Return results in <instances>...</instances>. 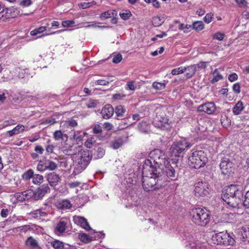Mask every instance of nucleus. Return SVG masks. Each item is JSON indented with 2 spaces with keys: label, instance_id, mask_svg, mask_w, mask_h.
<instances>
[{
  "label": "nucleus",
  "instance_id": "23",
  "mask_svg": "<svg viewBox=\"0 0 249 249\" xmlns=\"http://www.w3.org/2000/svg\"><path fill=\"white\" fill-rule=\"evenodd\" d=\"M53 138L55 141L64 140L67 139V134L64 133L61 130H56L53 134Z\"/></svg>",
  "mask_w": 249,
  "mask_h": 249
},
{
  "label": "nucleus",
  "instance_id": "4",
  "mask_svg": "<svg viewBox=\"0 0 249 249\" xmlns=\"http://www.w3.org/2000/svg\"><path fill=\"white\" fill-rule=\"evenodd\" d=\"M63 150L66 154L73 155V159L78 165V168H80V171L87 167L91 159V156L90 155L89 152L83 150L81 146H77L73 150L71 147L69 150Z\"/></svg>",
  "mask_w": 249,
  "mask_h": 249
},
{
  "label": "nucleus",
  "instance_id": "22",
  "mask_svg": "<svg viewBox=\"0 0 249 249\" xmlns=\"http://www.w3.org/2000/svg\"><path fill=\"white\" fill-rule=\"evenodd\" d=\"M117 12L115 10H109L106 11L100 15V18L101 19H105L107 18L116 16Z\"/></svg>",
  "mask_w": 249,
  "mask_h": 249
},
{
  "label": "nucleus",
  "instance_id": "33",
  "mask_svg": "<svg viewBox=\"0 0 249 249\" xmlns=\"http://www.w3.org/2000/svg\"><path fill=\"white\" fill-rule=\"evenodd\" d=\"M119 15L123 19L127 20L131 17L132 14L129 10H123L120 12Z\"/></svg>",
  "mask_w": 249,
  "mask_h": 249
},
{
  "label": "nucleus",
  "instance_id": "17",
  "mask_svg": "<svg viewBox=\"0 0 249 249\" xmlns=\"http://www.w3.org/2000/svg\"><path fill=\"white\" fill-rule=\"evenodd\" d=\"M68 222V220L66 218H62L56 225L55 231L56 233H62L66 230V226Z\"/></svg>",
  "mask_w": 249,
  "mask_h": 249
},
{
  "label": "nucleus",
  "instance_id": "3",
  "mask_svg": "<svg viewBox=\"0 0 249 249\" xmlns=\"http://www.w3.org/2000/svg\"><path fill=\"white\" fill-rule=\"evenodd\" d=\"M142 187L147 192L158 190L164 185V181L162 179V174H156L155 171H151L148 173H144L142 168Z\"/></svg>",
  "mask_w": 249,
  "mask_h": 249
},
{
  "label": "nucleus",
  "instance_id": "25",
  "mask_svg": "<svg viewBox=\"0 0 249 249\" xmlns=\"http://www.w3.org/2000/svg\"><path fill=\"white\" fill-rule=\"evenodd\" d=\"M244 107L243 103L239 101L234 106L232 109L233 113L234 115H239L244 109Z\"/></svg>",
  "mask_w": 249,
  "mask_h": 249
},
{
  "label": "nucleus",
  "instance_id": "63",
  "mask_svg": "<svg viewBox=\"0 0 249 249\" xmlns=\"http://www.w3.org/2000/svg\"><path fill=\"white\" fill-rule=\"evenodd\" d=\"M192 249H206L204 245H202L200 242H198L192 247Z\"/></svg>",
  "mask_w": 249,
  "mask_h": 249
},
{
  "label": "nucleus",
  "instance_id": "7",
  "mask_svg": "<svg viewBox=\"0 0 249 249\" xmlns=\"http://www.w3.org/2000/svg\"><path fill=\"white\" fill-rule=\"evenodd\" d=\"M208 161L206 154L203 150L192 151L188 158V164L196 169L203 167Z\"/></svg>",
  "mask_w": 249,
  "mask_h": 249
},
{
  "label": "nucleus",
  "instance_id": "57",
  "mask_svg": "<svg viewBox=\"0 0 249 249\" xmlns=\"http://www.w3.org/2000/svg\"><path fill=\"white\" fill-rule=\"evenodd\" d=\"M14 131L18 134L23 132L25 130V126L22 124H18L14 128Z\"/></svg>",
  "mask_w": 249,
  "mask_h": 249
},
{
  "label": "nucleus",
  "instance_id": "43",
  "mask_svg": "<svg viewBox=\"0 0 249 249\" xmlns=\"http://www.w3.org/2000/svg\"><path fill=\"white\" fill-rule=\"evenodd\" d=\"M185 71L186 69L184 67H180L173 69L171 71V73L172 75H176L181 73H183Z\"/></svg>",
  "mask_w": 249,
  "mask_h": 249
},
{
  "label": "nucleus",
  "instance_id": "55",
  "mask_svg": "<svg viewBox=\"0 0 249 249\" xmlns=\"http://www.w3.org/2000/svg\"><path fill=\"white\" fill-rule=\"evenodd\" d=\"M15 197L19 201L25 200L24 192L18 193L15 194Z\"/></svg>",
  "mask_w": 249,
  "mask_h": 249
},
{
  "label": "nucleus",
  "instance_id": "35",
  "mask_svg": "<svg viewBox=\"0 0 249 249\" xmlns=\"http://www.w3.org/2000/svg\"><path fill=\"white\" fill-rule=\"evenodd\" d=\"M47 26H41L39 28H36L30 32V34L32 36H35L38 34L42 33L47 30Z\"/></svg>",
  "mask_w": 249,
  "mask_h": 249
},
{
  "label": "nucleus",
  "instance_id": "45",
  "mask_svg": "<svg viewBox=\"0 0 249 249\" xmlns=\"http://www.w3.org/2000/svg\"><path fill=\"white\" fill-rule=\"evenodd\" d=\"M105 153V150L103 148L99 147L96 150L94 155L96 156V158L100 159L104 156Z\"/></svg>",
  "mask_w": 249,
  "mask_h": 249
},
{
  "label": "nucleus",
  "instance_id": "37",
  "mask_svg": "<svg viewBox=\"0 0 249 249\" xmlns=\"http://www.w3.org/2000/svg\"><path fill=\"white\" fill-rule=\"evenodd\" d=\"M33 182L35 184H39L43 182V177L39 174L34 175L33 177Z\"/></svg>",
  "mask_w": 249,
  "mask_h": 249
},
{
  "label": "nucleus",
  "instance_id": "48",
  "mask_svg": "<svg viewBox=\"0 0 249 249\" xmlns=\"http://www.w3.org/2000/svg\"><path fill=\"white\" fill-rule=\"evenodd\" d=\"M225 36V35L221 32H216L213 36V38L218 41H222L223 40Z\"/></svg>",
  "mask_w": 249,
  "mask_h": 249
},
{
  "label": "nucleus",
  "instance_id": "62",
  "mask_svg": "<svg viewBox=\"0 0 249 249\" xmlns=\"http://www.w3.org/2000/svg\"><path fill=\"white\" fill-rule=\"evenodd\" d=\"M243 203L245 206L249 207V190L246 192L245 195V200Z\"/></svg>",
  "mask_w": 249,
  "mask_h": 249
},
{
  "label": "nucleus",
  "instance_id": "47",
  "mask_svg": "<svg viewBox=\"0 0 249 249\" xmlns=\"http://www.w3.org/2000/svg\"><path fill=\"white\" fill-rule=\"evenodd\" d=\"M138 127L140 131L143 132H147L149 129L148 124L144 122H141L139 124Z\"/></svg>",
  "mask_w": 249,
  "mask_h": 249
},
{
  "label": "nucleus",
  "instance_id": "28",
  "mask_svg": "<svg viewBox=\"0 0 249 249\" xmlns=\"http://www.w3.org/2000/svg\"><path fill=\"white\" fill-rule=\"evenodd\" d=\"M164 171L167 173L168 176L172 177H175L176 175L175 170L174 168L169 165V162H168V165L167 166H163Z\"/></svg>",
  "mask_w": 249,
  "mask_h": 249
},
{
  "label": "nucleus",
  "instance_id": "54",
  "mask_svg": "<svg viewBox=\"0 0 249 249\" xmlns=\"http://www.w3.org/2000/svg\"><path fill=\"white\" fill-rule=\"evenodd\" d=\"M92 131L94 134H100L102 132V128L99 124H95L93 127Z\"/></svg>",
  "mask_w": 249,
  "mask_h": 249
},
{
  "label": "nucleus",
  "instance_id": "30",
  "mask_svg": "<svg viewBox=\"0 0 249 249\" xmlns=\"http://www.w3.org/2000/svg\"><path fill=\"white\" fill-rule=\"evenodd\" d=\"M45 164L46 170L53 171L57 167V165L55 162L50 160H45Z\"/></svg>",
  "mask_w": 249,
  "mask_h": 249
},
{
  "label": "nucleus",
  "instance_id": "5",
  "mask_svg": "<svg viewBox=\"0 0 249 249\" xmlns=\"http://www.w3.org/2000/svg\"><path fill=\"white\" fill-rule=\"evenodd\" d=\"M191 218L196 225L204 226L209 222L210 215L207 210L202 208H194L190 212Z\"/></svg>",
  "mask_w": 249,
  "mask_h": 249
},
{
  "label": "nucleus",
  "instance_id": "59",
  "mask_svg": "<svg viewBox=\"0 0 249 249\" xmlns=\"http://www.w3.org/2000/svg\"><path fill=\"white\" fill-rule=\"evenodd\" d=\"M122 56L120 54H118L114 56L112 62L114 63H119L122 60Z\"/></svg>",
  "mask_w": 249,
  "mask_h": 249
},
{
  "label": "nucleus",
  "instance_id": "49",
  "mask_svg": "<svg viewBox=\"0 0 249 249\" xmlns=\"http://www.w3.org/2000/svg\"><path fill=\"white\" fill-rule=\"evenodd\" d=\"M37 170L40 172H44L46 171V165L45 160L44 161L40 160L37 165Z\"/></svg>",
  "mask_w": 249,
  "mask_h": 249
},
{
  "label": "nucleus",
  "instance_id": "8",
  "mask_svg": "<svg viewBox=\"0 0 249 249\" xmlns=\"http://www.w3.org/2000/svg\"><path fill=\"white\" fill-rule=\"evenodd\" d=\"M212 240L215 244H223L226 246L233 245L234 239L227 232H220L216 233L212 237Z\"/></svg>",
  "mask_w": 249,
  "mask_h": 249
},
{
  "label": "nucleus",
  "instance_id": "60",
  "mask_svg": "<svg viewBox=\"0 0 249 249\" xmlns=\"http://www.w3.org/2000/svg\"><path fill=\"white\" fill-rule=\"evenodd\" d=\"M237 4L240 7H244L247 6V2L246 0H235Z\"/></svg>",
  "mask_w": 249,
  "mask_h": 249
},
{
  "label": "nucleus",
  "instance_id": "41",
  "mask_svg": "<svg viewBox=\"0 0 249 249\" xmlns=\"http://www.w3.org/2000/svg\"><path fill=\"white\" fill-rule=\"evenodd\" d=\"M152 86L155 89L157 90H161L164 89L165 88V84L163 83L154 82L152 84Z\"/></svg>",
  "mask_w": 249,
  "mask_h": 249
},
{
  "label": "nucleus",
  "instance_id": "38",
  "mask_svg": "<svg viewBox=\"0 0 249 249\" xmlns=\"http://www.w3.org/2000/svg\"><path fill=\"white\" fill-rule=\"evenodd\" d=\"M125 112V109L123 106L120 105L116 107L115 112L117 116H123Z\"/></svg>",
  "mask_w": 249,
  "mask_h": 249
},
{
  "label": "nucleus",
  "instance_id": "42",
  "mask_svg": "<svg viewBox=\"0 0 249 249\" xmlns=\"http://www.w3.org/2000/svg\"><path fill=\"white\" fill-rule=\"evenodd\" d=\"M214 19L213 14L212 12L207 13L203 18L204 21L206 24L210 23Z\"/></svg>",
  "mask_w": 249,
  "mask_h": 249
},
{
  "label": "nucleus",
  "instance_id": "51",
  "mask_svg": "<svg viewBox=\"0 0 249 249\" xmlns=\"http://www.w3.org/2000/svg\"><path fill=\"white\" fill-rule=\"evenodd\" d=\"M178 29L180 30H183L184 33H187L192 29V25L180 24Z\"/></svg>",
  "mask_w": 249,
  "mask_h": 249
},
{
  "label": "nucleus",
  "instance_id": "61",
  "mask_svg": "<svg viewBox=\"0 0 249 249\" xmlns=\"http://www.w3.org/2000/svg\"><path fill=\"white\" fill-rule=\"evenodd\" d=\"M97 103L95 100H90L87 104V107L88 108H93L96 107Z\"/></svg>",
  "mask_w": 249,
  "mask_h": 249
},
{
  "label": "nucleus",
  "instance_id": "20",
  "mask_svg": "<svg viewBox=\"0 0 249 249\" xmlns=\"http://www.w3.org/2000/svg\"><path fill=\"white\" fill-rule=\"evenodd\" d=\"M165 19L163 16H156L152 18V22L155 27H159L163 23Z\"/></svg>",
  "mask_w": 249,
  "mask_h": 249
},
{
  "label": "nucleus",
  "instance_id": "46",
  "mask_svg": "<svg viewBox=\"0 0 249 249\" xmlns=\"http://www.w3.org/2000/svg\"><path fill=\"white\" fill-rule=\"evenodd\" d=\"M16 124V122L15 120L13 119L6 120L4 121L3 123L1 125V127H0V129L7 127L8 126L15 124Z\"/></svg>",
  "mask_w": 249,
  "mask_h": 249
},
{
  "label": "nucleus",
  "instance_id": "56",
  "mask_svg": "<svg viewBox=\"0 0 249 249\" xmlns=\"http://www.w3.org/2000/svg\"><path fill=\"white\" fill-rule=\"evenodd\" d=\"M73 20H65L62 22V25L64 27H72L74 24Z\"/></svg>",
  "mask_w": 249,
  "mask_h": 249
},
{
  "label": "nucleus",
  "instance_id": "31",
  "mask_svg": "<svg viewBox=\"0 0 249 249\" xmlns=\"http://www.w3.org/2000/svg\"><path fill=\"white\" fill-rule=\"evenodd\" d=\"M213 78L211 80L212 83H214L223 79V76L218 72V69H215L213 73Z\"/></svg>",
  "mask_w": 249,
  "mask_h": 249
},
{
  "label": "nucleus",
  "instance_id": "16",
  "mask_svg": "<svg viewBox=\"0 0 249 249\" xmlns=\"http://www.w3.org/2000/svg\"><path fill=\"white\" fill-rule=\"evenodd\" d=\"M30 215L36 219H43L47 217L48 213L42 209H37L31 212Z\"/></svg>",
  "mask_w": 249,
  "mask_h": 249
},
{
  "label": "nucleus",
  "instance_id": "50",
  "mask_svg": "<svg viewBox=\"0 0 249 249\" xmlns=\"http://www.w3.org/2000/svg\"><path fill=\"white\" fill-rule=\"evenodd\" d=\"M63 125L73 127L77 125V123L75 120L71 119L65 121Z\"/></svg>",
  "mask_w": 249,
  "mask_h": 249
},
{
  "label": "nucleus",
  "instance_id": "39",
  "mask_svg": "<svg viewBox=\"0 0 249 249\" xmlns=\"http://www.w3.org/2000/svg\"><path fill=\"white\" fill-rule=\"evenodd\" d=\"M16 71L18 72V76L20 78H23L28 75L29 70L28 69H23L18 68Z\"/></svg>",
  "mask_w": 249,
  "mask_h": 249
},
{
  "label": "nucleus",
  "instance_id": "12",
  "mask_svg": "<svg viewBox=\"0 0 249 249\" xmlns=\"http://www.w3.org/2000/svg\"><path fill=\"white\" fill-rule=\"evenodd\" d=\"M233 164L228 159L223 158L222 159L219 165L222 173L227 175L231 171Z\"/></svg>",
  "mask_w": 249,
  "mask_h": 249
},
{
  "label": "nucleus",
  "instance_id": "52",
  "mask_svg": "<svg viewBox=\"0 0 249 249\" xmlns=\"http://www.w3.org/2000/svg\"><path fill=\"white\" fill-rule=\"evenodd\" d=\"M25 200H28L33 198L34 199V191L33 190H28L24 191Z\"/></svg>",
  "mask_w": 249,
  "mask_h": 249
},
{
  "label": "nucleus",
  "instance_id": "58",
  "mask_svg": "<svg viewBox=\"0 0 249 249\" xmlns=\"http://www.w3.org/2000/svg\"><path fill=\"white\" fill-rule=\"evenodd\" d=\"M97 27H98V26H97L96 24L94 23V22H85L83 25H81L80 26V28L84 27L86 28Z\"/></svg>",
  "mask_w": 249,
  "mask_h": 249
},
{
  "label": "nucleus",
  "instance_id": "26",
  "mask_svg": "<svg viewBox=\"0 0 249 249\" xmlns=\"http://www.w3.org/2000/svg\"><path fill=\"white\" fill-rule=\"evenodd\" d=\"M80 133L79 131H74L73 138L77 143L82 142L83 138L88 135L87 132H83L82 134H80Z\"/></svg>",
  "mask_w": 249,
  "mask_h": 249
},
{
  "label": "nucleus",
  "instance_id": "11",
  "mask_svg": "<svg viewBox=\"0 0 249 249\" xmlns=\"http://www.w3.org/2000/svg\"><path fill=\"white\" fill-rule=\"evenodd\" d=\"M50 189L47 184H43L34 191V199L38 200L43 197L47 193L50 192Z\"/></svg>",
  "mask_w": 249,
  "mask_h": 249
},
{
  "label": "nucleus",
  "instance_id": "53",
  "mask_svg": "<svg viewBox=\"0 0 249 249\" xmlns=\"http://www.w3.org/2000/svg\"><path fill=\"white\" fill-rule=\"evenodd\" d=\"M95 4L96 2L94 1H92L90 2L81 3L80 5H79V6L80 8H81L82 9H86Z\"/></svg>",
  "mask_w": 249,
  "mask_h": 249
},
{
  "label": "nucleus",
  "instance_id": "19",
  "mask_svg": "<svg viewBox=\"0 0 249 249\" xmlns=\"http://www.w3.org/2000/svg\"><path fill=\"white\" fill-rule=\"evenodd\" d=\"M47 179L51 186H55L60 180L58 175L51 173L47 176Z\"/></svg>",
  "mask_w": 249,
  "mask_h": 249
},
{
  "label": "nucleus",
  "instance_id": "6",
  "mask_svg": "<svg viewBox=\"0 0 249 249\" xmlns=\"http://www.w3.org/2000/svg\"><path fill=\"white\" fill-rule=\"evenodd\" d=\"M194 142L189 138H181L175 142L170 148V153L172 157H179L185 150L191 147Z\"/></svg>",
  "mask_w": 249,
  "mask_h": 249
},
{
  "label": "nucleus",
  "instance_id": "15",
  "mask_svg": "<svg viewBox=\"0 0 249 249\" xmlns=\"http://www.w3.org/2000/svg\"><path fill=\"white\" fill-rule=\"evenodd\" d=\"M114 113V109L110 105H106L102 109V117L106 119L110 118Z\"/></svg>",
  "mask_w": 249,
  "mask_h": 249
},
{
  "label": "nucleus",
  "instance_id": "64",
  "mask_svg": "<svg viewBox=\"0 0 249 249\" xmlns=\"http://www.w3.org/2000/svg\"><path fill=\"white\" fill-rule=\"evenodd\" d=\"M243 231V236H246L249 241V226L244 227Z\"/></svg>",
  "mask_w": 249,
  "mask_h": 249
},
{
  "label": "nucleus",
  "instance_id": "1",
  "mask_svg": "<svg viewBox=\"0 0 249 249\" xmlns=\"http://www.w3.org/2000/svg\"><path fill=\"white\" fill-rule=\"evenodd\" d=\"M168 165V160L164 152L155 149L150 153L149 158L145 160L143 164L144 173L149 174L150 172L155 171L156 174H162L163 166Z\"/></svg>",
  "mask_w": 249,
  "mask_h": 249
},
{
  "label": "nucleus",
  "instance_id": "40",
  "mask_svg": "<svg viewBox=\"0 0 249 249\" xmlns=\"http://www.w3.org/2000/svg\"><path fill=\"white\" fill-rule=\"evenodd\" d=\"M95 142V140L94 137H90L85 142L84 145L87 148H90L93 146V145Z\"/></svg>",
  "mask_w": 249,
  "mask_h": 249
},
{
  "label": "nucleus",
  "instance_id": "21",
  "mask_svg": "<svg viewBox=\"0 0 249 249\" xmlns=\"http://www.w3.org/2000/svg\"><path fill=\"white\" fill-rule=\"evenodd\" d=\"M25 245L33 249H36L38 247L37 241L32 236L28 237L25 241Z\"/></svg>",
  "mask_w": 249,
  "mask_h": 249
},
{
  "label": "nucleus",
  "instance_id": "36",
  "mask_svg": "<svg viewBox=\"0 0 249 249\" xmlns=\"http://www.w3.org/2000/svg\"><path fill=\"white\" fill-rule=\"evenodd\" d=\"M51 245L54 249H63L65 245L62 242L57 240L53 241Z\"/></svg>",
  "mask_w": 249,
  "mask_h": 249
},
{
  "label": "nucleus",
  "instance_id": "18",
  "mask_svg": "<svg viewBox=\"0 0 249 249\" xmlns=\"http://www.w3.org/2000/svg\"><path fill=\"white\" fill-rule=\"evenodd\" d=\"M56 207L61 210H66L70 209L71 207V204L68 200H59L55 203Z\"/></svg>",
  "mask_w": 249,
  "mask_h": 249
},
{
  "label": "nucleus",
  "instance_id": "10",
  "mask_svg": "<svg viewBox=\"0 0 249 249\" xmlns=\"http://www.w3.org/2000/svg\"><path fill=\"white\" fill-rule=\"evenodd\" d=\"M154 125L161 129H168L171 127L170 123L166 116H158L154 121Z\"/></svg>",
  "mask_w": 249,
  "mask_h": 249
},
{
  "label": "nucleus",
  "instance_id": "13",
  "mask_svg": "<svg viewBox=\"0 0 249 249\" xmlns=\"http://www.w3.org/2000/svg\"><path fill=\"white\" fill-rule=\"evenodd\" d=\"M216 107L213 102H208L200 105L198 107L199 112H203L208 114H212L215 111Z\"/></svg>",
  "mask_w": 249,
  "mask_h": 249
},
{
  "label": "nucleus",
  "instance_id": "2",
  "mask_svg": "<svg viewBox=\"0 0 249 249\" xmlns=\"http://www.w3.org/2000/svg\"><path fill=\"white\" fill-rule=\"evenodd\" d=\"M243 189L241 186L231 184L223 189L221 197L229 207L238 208L243 200Z\"/></svg>",
  "mask_w": 249,
  "mask_h": 249
},
{
  "label": "nucleus",
  "instance_id": "29",
  "mask_svg": "<svg viewBox=\"0 0 249 249\" xmlns=\"http://www.w3.org/2000/svg\"><path fill=\"white\" fill-rule=\"evenodd\" d=\"M123 141L121 138L115 139L111 142V147L114 149H117L122 146Z\"/></svg>",
  "mask_w": 249,
  "mask_h": 249
},
{
  "label": "nucleus",
  "instance_id": "34",
  "mask_svg": "<svg viewBox=\"0 0 249 249\" xmlns=\"http://www.w3.org/2000/svg\"><path fill=\"white\" fill-rule=\"evenodd\" d=\"M78 238L81 241L86 243H89L93 240L92 237H90L84 233H80L78 235Z\"/></svg>",
  "mask_w": 249,
  "mask_h": 249
},
{
  "label": "nucleus",
  "instance_id": "44",
  "mask_svg": "<svg viewBox=\"0 0 249 249\" xmlns=\"http://www.w3.org/2000/svg\"><path fill=\"white\" fill-rule=\"evenodd\" d=\"M6 13L10 14L9 16L11 17L15 18L18 15L19 11L17 8L12 7L11 8L7 9Z\"/></svg>",
  "mask_w": 249,
  "mask_h": 249
},
{
  "label": "nucleus",
  "instance_id": "27",
  "mask_svg": "<svg viewBox=\"0 0 249 249\" xmlns=\"http://www.w3.org/2000/svg\"><path fill=\"white\" fill-rule=\"evenodd\" d=\"M204 24L201 21H196L192 25V29L195 30L197 32L202 31L204 28Z\"/></svg>",
  "mask_w": 249,
  "mask_h": 249
},
{
  "label": "nucleus",
  "instance_id": "24",
  "mask_svg": "<svg viewBox=\"0 0 249 249\" xmlns=\"http://www.w3.org/2000/svg\"><path fill=\"white\" fill-rule=\"evenodd\" d=\"M184 67L186 69V71H187L185 74L186 78H190L192 77H193L196 71V66L193 65L188 67Z\"/></svg>",
  "mask_w": 249,
  "mask_h": 249
},
{
  "label": "nucleus",
  "instance_id": "9",
  "mask_svg": "<svg viewBox=\"0 0 249 249\" xmlns=\"http://www.w3.org/2000/svg\"><path fill=\"white\" fill-rule=\"evenodd\" d=\"M195 195L196 196H204L209 193V185L206 182L199 181L195 184Z\"/></svg>",
  "mask_w": 249,
  "mask_h": 249
},
{
  "label": "nucleus",
  "instance_id": "14",
  "mask_svg": "<svg viewBox=\"0 0 249 249\" xmlns=\"http://www.w3.org/2000/svg\"><path fill=\"white\" fill-rule=\"evenodd\" d=\"M73 220L76 224L81 226L87 231L91 229L87 220L84 217L80 216H74L73 217Z\"/></svg>",
  "mask_w": 249,
  "mask_h": 249
},
{
  "label": "nucleus",
  "instance_id": "32",
  "mask_svg": "<svg viewBox=\"0 0 249 249\" xmlns=\"http://www.w3.org/2000/svg\"><path fill=\"white\" fill-rule=\"evenodd\" d=\"M34 173V172L33 170L29 169L22 175V178L24 180L28 181L31 178H33Z\"/></svg>",
  "mask_w": 249,
  "mask_h": 249
}]
</instances>
